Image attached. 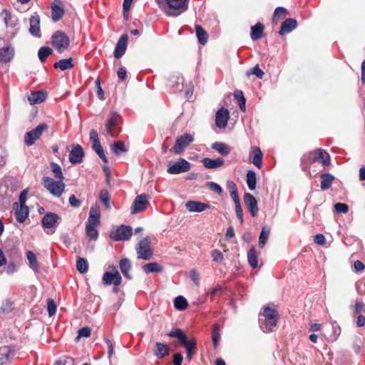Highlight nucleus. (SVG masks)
I'll return each mask as SVG.
<instances>
[{"mask_svg": "<svg viewBox=\"0 0 365 365\" xmlns=\"http://www.w3.org/2000/svg\"><path fill=\"white\" fill-rule=\"evenodd\" d=\"M167 15L177 16L187 8V0H155Z\"/></svg>", "mask_w": 365, "mask_h": 365, "instance_id": "1", "label": "nucleus"}, {"mask_svg": "<svg viewBox=\"0 0 365 365\" xmlns=\"http://www.w3.org/2000/svg\"><path fill=\"white\" fill-rule=\"evenodd\" d=\"M262 316L264 319H259L261 329L266 333L272 331L273 328L277 325V312L270 307H267L264 309Z\"/></svg>", "mask_w": 365, "mask_h": 365, "instance_id": "2", "label": "nucleus"}, {"mask_svg": "<svg viewBox=\"0 0 365 365\" xmlns=\"http://www.w3.org/2000/svg\"><path fill=\"white\" fill-rule=\"evenodd\" d=\"M318 161H321L324 166L329 165L330 163L329 155L322 149H317L313 152L304 155L302 158L304 169H306L305 166L307 164L314 163Z\"/></svg>", "mask_w": 365, "mask_h": 365, "instance_id": "3", "label": "nucleus"}, {"mask_svg": "<svg viewBox=\"0 0 365 365\" xmlns=\"http://www.w3.org/2000/svg\"><path fill=\"white\" fill-rule=\"evenodd\" d=\"M120 115L116 111L111 113L107 120L106 128L103 132V134L106 137H116L121 130L120 128Z\"/></svg>", "mask_w": 365, "mask_h": 365, "instance_id": "4", "label": "nucleus"}, {"mask_svg": "<svg viewBox=\"0 0 365 365\" xmlns=\"http://www.w3.org/2000/svg\"><path fill=\"white\" fill-rule=\"evenodd\" d=\"M61 220V218L58 215L48 212L42 217L41 225L43 229L47 230L46 233L48 235H52L55 232Z\"/></svg>", "mask_w": 365, "mask_h": 365, "instance_id": "5", "label": "nucleus"}, {"mask_svg": "<svg viewBox=\"0 0 365 365\" xmlns=\"http://www.w3.org/2000/svg\"><path fill=\"white\" fill-rule=\"evenodd\" d=\"M43 186L53 195L57 197H60L65 188V184L63 180L58 181L54 180L53 178L49 177L43 178Z\"/></svg>", "mask_w": 365, "mask_h": 365, "instance_id": "6", "label": "nucleus"}, {"mask_svg": "<svg viewBox=\"0 0 365 365\" xmlns=\"http://www.w3.org/2000/svg\"><path fill=\"white\" fill-rule=\"evenodd\" d=\"M136 252L139 259L149 260L152 258L153 252L150 247V238L149 237L147 236L138 242L136 246Z\"/></svg>", "mask_w": 365, "mask_h": 365, "instance_id": "7", "label": "nucleus"}, {"mask_svg": "<svg viewBox=\"0 0 365 365\" xmlns=\"http://www.w3.org/2000/svg\"><path fill=\"white\" fill-rule=\"evenodd\" d=\"M133 234V229L129 225H121L111 230L110 237L115 241L128 240Z\"/></svg>", "mask_w": 365, "mask_h": 365, "instance_id": "8", "label": "nucleus"}, {"mask_svg": "<svg viewBox=\"0 0 365 365\" xmlns=\"http://www.w3.org/2000/svg\"><path fill=\"white\" fill-rule=\"evenodd\" d=\"M48 128L46 123H41L36 128L26 133L24 135V143L27 146L33 145L35 142L40 138L43 132Z\"/></svg>", "mask_w": 365, "mask_h": 365, "instance_id": "9", "label": "nucleus"}, {"mask_svg": "<svg viewBox=\"0 0 365 365\" xmlns=\"http://www.w3.org/2000/svg\"><path fill=\"white\" fill-rule=\"evenodd\" d=\"M52 44L58 52H63L69 46L70 40L66 34L62 31H56L52 36Z\"/></svg>", "mask_w": 365, "mask_h": 365, "instance_id": "10", "label": "nucleus"}, {"mask_svg": "<svg viewBox=\"0 0 365 365\" xmlns=\"http://www.w3.org/2000/svg\"><path fill=\"white\" fill-rule=\"evenodd\" d=\"M194 140L193 136L190 133H185L178 138H177L173 151L176 155H180L183 153L185 148L188 146Z\"/></svg>", "mask_w": 365, "mask_h": 365, "instance_id": "11", "label": "nucleus"}, {"mask_svg": "<svg viewBox=\"0 0 365 365\" xmlns=\"http://www.w3.org/2000/svg\"><path fill=\"white\" fill-rule=\"evenodd\" d=\"M190 163L184 158H179L173 164H170L167 169L169 174L178 175L187 172L190 169Z\"/></svg>", "mask_w": 365, "mask_h": 365, "instance_id": "12", "label": "nucleus"}, {"mask_svg": "<svg viewBox=\"0 0 365 365\" xmlns=\"http://www.w3.org/2000/svg\"><path fill=\"white\" fill-rule=\"evenodd\" d=\"M102 279L105 285H110L113 283L115 286H119L122 278L116 268L113 266L110 272H106L103 274Z\"/></svg>", "mask_w": 365, "mask_h": 365, "instance_id": "13", "label": "nucleus"}, {"mask_svg": "<svg viewBox=\"0 0 365 365\" xmlns=\"http://www.w3.org/2000/svg\"><path fill=\"white\" fill-rule=\"evenodd\" d=\"M148 197L145 194H141L138 195L131 206V213L137 214L142 211H144L147 207Z\"/></svg>", "mask_w": 365, "mask_h": 365, "instance_id": "14", "label": "nucleus"}, {"mask_svg": "<svg viewBox=\"0 0 365 365\" xmlns=\"http://www.w3.org/2000/svg\"><path fill=\"white\" fill-rule=\"evenodd\" d=\"M244 202L250 215L255 217L259 211L256 198L252 194L246 192L244 195Z\"/></svg>", "mask_w": 365, "mask_h": 365, "instance_id": "15", "label": "nucleus"}, {"mask_svg": "<svg viewBox=\"0 0 365 365\" xmlns=\"http://www.w3.org/2000/svg\"><path fill=\"white\" fill-rule=\"evenodd\" d=\"M230 118V113L227 108H221L215 115V125L219 128H225Z\"/></svg>", "mask_w": 365, "mask_h": 365, "instance_id": "16", "label": "nucleus"}, {"mask_svg": "<svg viewBox=\"0 0 365 365\" xmlns=\"http://www.w3.org/2000/svg\"><path fill=\"white\" fill-rule=\"evenodd\" d=\"M13 208L15 210L14 215L16 220L20 223L24 222L29 213L28 207L26 205H19L17 202H15Z\"/></svg>", "mask_w": 365, "mask_h": 365, "instance_id": "17", "label": "nucleus"}, {"mask_svg": "<svg viewBox=\"0 0 365 365\" xmlns=\"http://www.w3.org/2000/svg\"><path fill=\"white\" fill-rule=\"evenodd\" d=\"M185 207L192 212H202L210 208V205L200 201L189 200L185 203Z\"/></svg>", "mask_w": 365, "mask_h": 365, "instance_id": "18", "label": "nucleus"}, {"mask_svg": "<svg viewBox=\"0 0 365 365\" xmlns=\"http://www.w3.org/2000/svg\"><path fill=\"white\" fill-rule=\"evenodd\" d=\"M84 156V152L82 147L80 145H76L70 151L69 153V161L72 164L81 163Z\"/></svg>", "mask_w": 365, "mask_h": 365, "instance_id": "19", "label": "nucleus"}, {"mask_svg": "<svg viewBox=\"0 0 365 365\" xmlns=\"http://www.w3.org/2000/svg\"><path fill=\"white\" fill-rule=\"evenodd\" d=\"M51 17L53 21H59L64 14V9L61 1L55 0L51 4Z\"/></svg>", "mask_w": 365, "mask_h": 365, "instance_id": "20", "label": "nucleus"}, {"mask_svg": "<svg viewBox=\"0 0 365 365\" xmlns=\"http://www.w3.org/2000/svg\"><path fill=\"white\" fill-rule=\"evenodd\" d=\"M127 41L128 36L126 34L121 36V37L118 41L114 51V56L116 58H120L125 53L126 50Z\"/></svg>", "mask_w": 365, "mask_h": 365, "instance_id": "21", "label": "nucleus"}, {"mask_svg": "<svg viewBox=\"0 0 365 365\" xmlns=\"http://www.w3.org/2000/svg\"><path fill=\"white\" fill-rule=\"evenodd\" d=\"M29 33L35 37H41L40 16L37 14H34L30 18Z\"/></svg>", "mask_w": 365, "mask_h": 365, "instance_id": "22", "label": "nucleus"}, {"mask_svg": "<svg viewBox=\"0 0 365 365\" xmlns=\"http://www.w3.org/2000/svg\"><path fill=\"white\" fill-rule=\"evenodd\" d=\"M14 50L9 45L0 48V63H9L14 57Z\"/></svg>", "mask_w": 365, "mask_h": 365, "instance_id": "23", "label": "nucleus"}, {"mask_svg": "<svg viewBox=\"0 0 365 365\" xmlns=\"http://www.w3.org/2000/svg\"><path fill=\"white\" fill-rule=\"evenodd\" d=\"M297 26V22L294 19H287L282 23L279 34L282 36L284 34L290 33L292 31L295 29Z\"/></svg>", "mask_w": 365, "mask_h": 365, "instance_id": "24", "label": "nucleus"}, {"mask_svg": "<svg viewBox=\"0 0 365 365\" xmlns=\"http://www.w3.org/2000/svg\"><path fill=\"white\" fill-rule=\"evenodd\" d=\"M252 156V163L258 168H261L262 165L263 153L258 147H252L250 150Z\"/></svg>", "mask_w": 365, "mask_h": 365, "instance_id": "25", "label": "nucleus"}, {"mask_svg": "<svg viewBox=\"0 0 365 365\" xmlns=\"http://www.w3.org/2000/svg\"><path fill=\"white\" fill-rule=\"evenodd\" d=\"M46 93L43 91H31L28 96L27 99L31 105H35L42 103L46 100Z\"/></svg>", "mask_w": 365, "mask_h": 365, "instance_id": "26", "label": "nucleus"}, {"mask_svg": "<svg viewBox=\"0 0 365 365\" xmlns=\"http://www.w3.org/2000/svg\"><path fill=\"white\" fill-rule=\"evenodd\" d=\"M202 163L207 169H216L224 165L225 160L220 158H217L216 159L204 158L202 160Z\"/></svg>", "mask_w": 365, "mask_h": 365, "instance_id": "27", "label": "nucleus"}, {"mask_svg": "<svg viewBox=\"0 0 365 365\" xmlns=\"http://www.w3.org/2000/svg\"><path fill=\"white\" fill-rule=\"evenodd\" d=\"M100 223V212L98 206H92L89 211L88 223L86 225L97 226Z\"/></svg>", "mask_w": 365, "mask_h": 365, "instance_id": "28", "label": "nucleus"}, {"mask_svg": "<svg viewBox=\"0 0 365 365\" xmlns=\"http://www.w3.org/2000/svg\"><path fill=\"white\" fill-rule=\"evenodd\" d=\"M1 14L4 15V21L7 26L15 28L18 24V19L16 16L11 14V13L6 9L2 10Z\"/></svg>", "mask_w": 365, "mask_h": 365, "instance_id": "29", "label": "nucleus"}, {"mask_svg": "<svg viewBox=\"0 0 365 365\" xmlns=\"http://www.w3.org/2000/svg\"><path fill=\"white\" fill-rule=\"evenodd\" d=\"M168 86L173 89L174 92L181 91L183 88V78L179 75L173 76L168 81Z\"/></svg>", "mask_w": 365, "mask_h": 365, "instance_id": "30", "label": "nucleus"}, {"mask_svg": "<svg viewBox=\"0 0 365 365\" xmlns=\"http://www.w3.org/2000/svg\"><path fill=\"white\" fill-rule=\"evenodd\" d=\"M264 25L260 22H257L255 26L251 27L250 38L252 41H257L262 37Z\"/></svg>", "mask_w": 365, "mask_h": 365, "instance_id": "31", "label": "nucleus"}, {"mask_svg": "<svg viewBox=\"0 0 365 365\" xmlns=\"http://www.w3.org/2000/svg\"><path fill=\"white\" fill-rule=\"evenodd\" d=\"M15 350L10 347H4L1 349L0 352V365L6 364L8 361L14 357Z\"/></svg>", "mask_w": 365, "mask_h": 365, "instance_id": "32", "label": "nucleus"}, {"mask_svg": "<svg viewBox=\"0 0 365 365\" xmlns=\"http://www.w3.org/2000/svg\"><path fill=\"white\" fill-rule=\"evenodd\" d=\"M119 266L123 276L128 279H131L132 277L129 273L132 266L130 261L128 258H123L120 260Z\"/></svg>", "mask_w": 365, "mask_h": 365, "instance_id": "33", "label": "nucleus"}, {"mask_svg": "<svg viewBox=\"0 0 365 365\" xmlns=\"http://www.w3.org/2000/svg\"><path fill=\"white\" fill-rule=\"evenodd\" d=\"M212 148L216 151H217L220 155L225 156L227 155L231 149L226 143L222 142H215L212 144Z\"/></svg>", "mask_w": 365, "mask_h": 365, "instance_id": "34", "label": "nucleus"}, {"mask_svg": "<svg viewBox=\"0 0 365 365\" xmlns=\"http://www.w3.org/2000/svg\"><path fill=\"white\" fill-rule=\"evenodd\" d=\"M247 260L252 268L255 269L258 266V256L255 247L250 249L247 252Z\"/></svg>", "mask_w": 365, "mask_h": 365, "instance_id": "35", "label": "nucleus"}, {"mask_svg": "<svg viewBox=\"0 0 365 365\" xmlns=\"http://www.w3.org/2000/svg\"><path fill=\"white\" fill-rule=\"evenodd\" d=\"M73 66L72 58L61 59L53 65L55 68H59L61 71L72 68Z\"/></svg>", "mask_w": 365, "mask_h": 365, "instance_id": "36", "label": "nucleus"}, {"mask_svg": "<svg viewBox=\"0 0 365 365\" xmlns=\"http://www.w3.org/2000/svg\"><path fill=\"white\" fill-rule=\"evenodd\" d=\"M156 349L155 350L154 354L158 359H163L165 356L168 354L169 349L165 344L157 342Z\"/></svg>", "mask_w": 365, "mask_h": 365, "instance_id": "37", "label": "nucleus"}, {"mask_svg": "<svg viewBox=\"0 0 365 365\" xmlns=\"http://www.w3.org/2000/svg\"><path fill=\"white\" fill-rule=\"evenodd\" d=\"M143 271L146 273H158L163 271L162 266L158 262H150L143 267Z\"/></svg>", "mask_w": 365, "mask_h": 365, "instance_id": "38", "label": "nucleus"}, {"mask_svg": "<svg viewBox=\"0 0 365 365\" xmlns=\"http://www.w3.org/2000/svg\"><path fill=\"white\" fill-rule=\"evenodd\" d=\"M321 178L322 182L320 187L322 190H326L330 187L334 177L331 174L324 173L321 175Z\"/></svg>", "mask_w": 365, "mask_h": 365, "instance_id": "39", "label": "nucleus"}, {"mask_svg": "<svg viewBox=\"0 0 365 365\" xmlns=\"http://www.w3.org/2000/svg\"><path fill=\"white\" fill-rule=\"evenodd\" d=\"M247 184L250 190H254L256 187L257 178L256 173L253 170H249L247 173Z\"/></svg>", "mask_w": 365, "mask_h": 365, "instance_id": "40", "label": "nucleus"}, {"mask_svg": "<svg viewBox=\"0 0 365 365\" xmlns=\"http://www.w3.org/2000/svg\"><path fill=\"white\" fill-rule=\"evenodd\" d=\"M174 306L176 309L182 311L187 307L188 303L184 297L178 296L174 299Z\"/></svg>", "mask_w": 365, "mask_h": 365, "instance_id": "41", "label": "nucleus"}, {"mask_svg": "<svg viewBox=\"0 0 365 365\" xmlns=\"http://www.w3.org/2000/svg\"><path fill=\"white\" fill-rule=\"evenodd\" d=\"M26 257L29 262L30 267L35 272H38V266L36 257L32 251L26 252Z\"/></svg>", "mask_w": 365, "mask_h": 365, "instance_id": "42", "label": "nucleus"}, {"mask_svg": "<svg viewBox=\"0 0 365 365\" xmlns=\"http://www.w3.org/2000/svg\"><path fill=\"white\" fill-rule=\"evenodd\" d=\"M195 31L198 41L200 44L204 45L207 41L206 31L200 25L195 26Z\"/></svg>", "mask_w": 365, "mask_h": 365, "instance_id": "43", "label": "nucleus"}, {"mask_svg": "<svg viewBox=\"0 0 365 365\" xmlns=\"http://www.w3.org/2000/svg\"><path fill=\"white\" fill-rule=\"evenodd\" d=\"M92 148L93 150L96 153V154L98 155V157L105 163H108V158H106V155L104 154V150L101 145V143H96L92 144Z\"/></svg>", "mask_w": 365, "mask_h": 365, "instance_id": "44", "label": "nucleus"}, {"mask_svg": "<svg viewBox=\"0 0 365 365\" xmlns=\"http://www.w3.org/2000/svg\"><path fill=\"white\" fill-rule=\"evenodd\" d=\"M112 150L116 155H120L127 152L125 145L122 141H118L113 144Z\"/></svg>", "mask_w": 365, "mask_h": 365, "instance_id": "45", "label": "nucleus"}, {"mask_svg": "<svg viewBox=\"0 0 365 365\" xmlns=\"http://www.w3.org/2000/svg\"><path fill=\"white\" fill-rule=\"evenodd\" d=\"M53 51L50 47L42 46L39 48L38 56L41 62H44L49 55L52 53Z\"/></svg>", "mask_w": 365, "mask_h": 365, "instance_id": "46", "label": "nucleus"}, {"mask_svg": "<svg viewBox=\"0 0 365 365\" xmlns=\"http://www.w3.org/2000/svg\"><path fill=\"white\" fill-rule=\"evenodd\" d=\"M252 75H255L259 79H262L264 76V73L259 68V66L258 64H257L253 68H252L246 71L247 76L249 77Z\"/></svg>", "mask_w": 365, "mask_h": 365, "instance_id": "47", "label": "nucleus"}, {"mask_svg": "<svg viewBox=\"0 0 365 365\" xmlns=\"http://www.w3.org/2000/svg\"><path fill=\"white\" fill-rule=\"evenodd\" d=\"M76 268L80 273H86L88 269V264L87 260L84 258L78 257L76 262Z\"/></svg>", "mask_w": 365, "mask_h": 365, "instance_id": "48", "label": "nucleus"}, {"mask_svg": "<svg viewBox=\"0 0 365 365\" xmlns=\"http://www.w3.org/2000/svg\"><path fill=\"white\" fill-rule=\"evenodd\" d=\"M220 328L219 324H215L212 327V340L213 343V346L217 347L218 341L220 339Z\"/></svg>", "mask_w": 365, "mask_h": 365, "instance_id": "49", "label": "nucleus"}, {"mask_svg": "<svg viewBox=\"0 0 365 365\" xmlns=\"http://www.w3.org/2000/svg\"><path fill=\"white\" fill-rule=\"evenodd\" d=\"M86 235L91 239L96 240L98 236V232L96 229V226L88 225L86 226Z\"/></svg>", "mask_w": 365, "mask_h": 365, "instance_id": "50", "label": "nucleus"}, {"mask_svg": "<svg viewBox=\"0 0 365 365\" xmlns=\"http://www.w3.org/2000/svg\"><path fill=\"white\" fill-rule=\"evenodd\" d=\"M269 230L266 227H263L259 237V246L262 248L269 236Z\"/></svg>", "mask_w": 365, "mask_h": 365, "instance_id": "51", "label": "nucleus"}, {"mask_svg": "<svg viewBox=\"0 0 365 365\" xmlns=\"http://www.w3.org/2000/svg\"><path fill=\"white\" fill-rule=\"evenodd\" d=\"M100 200L104 204L106 209L109 210L110 208V195L109 192L106 190H102L100 192Z\"/></svg>", "mask_w": 365, "mask_h": 365, "instance_id": "52", "label": "nucleus"}, {"mask_svg": "<svg viewBox=\"0 0 365 365\" xmlns=\"http://www.w3.org/2000/svg\"><path fill=\"white\" fill-rule=\"evenodd\" d=\"M14 309L13 302L9 299H6L2 302L0 307V313L9 314Z\"/></svg>", "mask_w": 365, "mask_h": 365, "instance_id": "53", "label": "nucleus"}, {"mask_svg": "<svg viewBox=\"0 0 365 365\" xmlns=\"http://www.w3.org/2000/svg\"><path fill=\"white\" fill-rule=\"evenodd\" d=\"M181 343L182 344L186 351H195L196 349L197 342L195 339L188 340L185 336V340L182 341Z\"/></svg>", "mask_w": 365, "mask_h": 365, "instance_id": "54", "label": "nucleus"}, {"mask_svg": "<svg viewBox=\"0 0 365 365\" xmlns=\"http://www.w3.org/2000/svg\"><path fill=\"white\" fill-rule=\"evenodd\" d=\"M170 337L177 338L180 342L185 340V337L186 336L183 333L182 330L180 329H175L167 334Z\"/></svg>", "mask_w": 365, "mask_h": 365, "instance_id": "55", "label": "nucleus"}, {"mask_svg": "<svg viewBox=\"0 0 365 365\" xmlns=\"http://www.w3.org/2000/svg\"><path fill=\"white\" fill-rule=\"evenodd\" d=\"M287 14V9L284 7L279 6L275 9L273 16H272V21L274 22H277L278 19L281 17H284Z\"/></svg>", "mask_w": 365, "mask_h": 365, "instance_id": "56", "label": "nucleus"}, {"mask_svg": "<svg viewBox=\"0 0 365 365\" xmlns=\"http://www.w3.org/2000/svg\"><path fill=\"white\" fill-rule=\"evenodd\" d=\"M51 166L55 177L58 180H63V175L61 166L56 163H51Z\"/></svg>", "mask_w": 365, "mask_h": 365, "instance_id": "57", "label": "nucleus"}, {"mask_svg": "<svg viewBox=\"0 0 365 365\" xmlns=\"http://www.w3.org/2000/svg\"><path fill=\"white\" fill-rule=\"evenodd\" d=\"M211 257L212 258V260L217 263L220 264L224 260V256L221 251L219 250H214L211 252Z\"/></svg>", "mask_w": 365, "mask_h": 365, "instance_id": "58", "label": "nucleus"}, {"mask_svg": "<svg viewBox=\"0 0 365 365\" xmlns=\"http://www.w3.org/2000/svg\"><path fill=\"white\" fill-rule=\"evenodd\" d=\"M47 309H48V315L50 317L53 316L56 312V305L55 302L52 299H48Z\"/></svg>", "mask_w": 365, "mask_h": 365, "instance_id": "59", "label": "nucleus"}, {"mask_svg": "<svg viewBox=\"0 0 365 365\" xmlns=\"http://www.w3.org/2000/svg\"><path fill=\"white\" fill-rule=\"evenodd\" d=\"M334 210L338 213H346L349 210V206L345 203L337 202L334 205Z\"/></svg>", "mask_w": 365, "mask_h": 365, "instance_id": "60", "label": "nucleus"}, {"mask_svg": "<svg viewBox=\"0 0 365 365\" xmlns=\"http://www.w3.org/2000/svg\"><path fill=\"white\" fill-rule=\"evenodd\" d=\"M207 185L212 191L217 194H220L222 192L221 186L215 182H208Z\"/></svg>", "mask_w": 365, "mask_h": 365, "instance_id": "61", "label": "nucleus"}, {"mask_svg": "<svg viewBox=\"0 0 365 365\" xmlns=\"http://www.w3.org/2000/svg\"><path fill=\"white\" fill-rule=\"evenodd\" d=\"M235 212L237 219L240 221V224H242L244 222L243 219V211L240 203H237L235 205Z\"/></svg>", "mask_w": 365, "mask_h": 365, "instance_id": "62", "label": "nucleus"}, {"mask_svg": "<svg viewBox=\"0 0 365 365\" xmlns=\"http://www.w3.org/2000/svg\"><path fill=\"white\" fill-rule=\"evenodd\" d=\"M91 336V329L89 327H83L78 330V336L77 337H88Z\"/></svg>", "mask_w": 365, "mask_h": 365, "instance_id": "63", "label": "nucleus"}, {"mask_svg": "<svg viewBox=\"0 0 365 365\" xmlns=\"http://www.w3.org/2000/svg\"><path fill=\"white\" fill-rule=\"evenodd\" d=\"M69 204L73 207H79L81 202L78 200L74 195H71L68 199Z\"/></svg>", "mask_w": 365, "mask_h": 365, "instance_id": "64", "label": "nucleus"}]
</instances>
